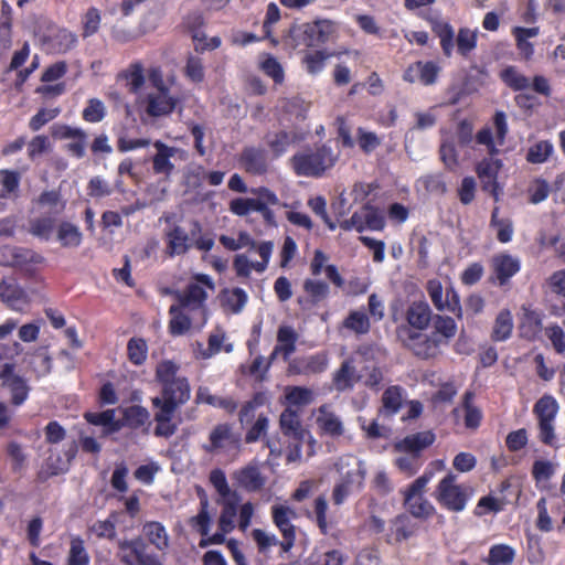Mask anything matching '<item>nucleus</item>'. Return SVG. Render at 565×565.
Here are the masks:
<instances>
[{"label":"nucleus","instance_id":"obj_1","mask_svg":"<svg viewBox=\"0 0 565 565\" xmlns=\"http://www.w3.org/2000/svg\"><path fill=\"white\" fill-rule=\"evenodd\" d=\"M340 151L333 150L327 143L317 147L315 150L295 153L290 161L297 175L321 177L327 170L333 168L339 160Z\"/></svg>","mask_w":565,"mask_h":565},{"label":"nucleus","instance_id":"obj_2","mask_svg":"<svg viewBox=\"0 0 565 565\" xmlns=\"http://www.w3.org/2000/svg\"><path fill=\"white\" fill-rule=\"evenodd\" d=\"M396 337L405 349L419 359L428 360L439 354L441 338L436 333L425 334L409 327L398 326Z\"/></svg>","mask_w":565,"mask_h":565},{"label":"nucleus","instance_id":"obj_3","mask_svg":"<svg viewBox=\"0 0 565 565\" xmlns=\"http://www.w3.org/2000/svg\"><path fill=\"white\" fill-rule=\"evenodd\" d=\"M472 495V489L458 484L457 476L448 472L438 483L434 492L436 501L451 512H461Z\"/></svg>","mask_w":565,"mask_h":565},{"label":"nucleus","instance_id":"obj_4","mask_svg":"<svg viewBox=\"0 0 565 565\" xmlns=\"http://www.w3.org/2000/svg\"><path fill=\"white\" fill-rule=\"evenodd\" d=\"M118 548L122 552L120 562L124 565H163L164 554L151 552L149 544L141 536L120 540Z\"/></svg>","mask_w":565,"mask_h":565},{"label":"nucleus","instance_id":"obj_5","mask_svg":"<svg viewBox=\"0 0 565 565\" xmlns=\"http://www.w3.org/2000/svg\"><path fill=\"white\" fill-rule=\"evenodd\" d=\"M14 364L4 363L0 370V380L2 387L8 388L11 394V403L20 406L26 401L31 387L23 376L14 373Z\"/></svg>","mask_w":565,"mask_h":565},{"label":"nucleus","instance_id":"obj_6","mask_svg":"<svg viewBox=\"0 0 565 565\" xmlns=\"http://www.w3.org/2000/svg\"><path fill=\"white\" fill-rule=\"evenodd\" d=\"M273 522L279 529L282 534L284 541L279 543V546L284 553H288L296 541V527L291 523V519L296 518V512L282 504L271 507Z\"/></svg>","mask_w":565,"mask_h":565},{"label":"nucleus","instance_id":"obj_7","mask_svg":"<svg viewBox=\"0 0 565 565\" xmlns=\"http://www.w3.org/2000/svg\"><path fill=\"white\" fill-rule=\"evenodd\" d=\"M501 168L502 161L494 158H484L476 168V172L482 184V190L489 192L495 201H499L501 193V189L497 181L498 173Z\"/></svg>","mask_w":565,"mask_h":565},{"label":"nucleus","instance_id":"obj_8","mask_svg":"<svg viewBox=\"0 0 565 565\" xmlns=\"http://www.w3.org/2000/svg\"><path fill=\"white\" fill-rule=\"evenodd\" d=\"M232 479L238 488L247 492H258L266 484V477L262 473L256 462L235 470L232 473Z\"/></svg>","mask_w":565,"mask_h":565},{"label":"nucleus","instance_id":"obj_9","mask_svg":"<svg viewBox=\"0 0 565 565\" xmlns=\"http://www.w3.org/2000/svg\"><path fill=\"white\" fill-rule=\"evenodd\" d=\"M266 143L270 151L280 157L284 154L290 145L299 143L306 139V134L297 128L289 130L280 129L277 131H269L266 136Z\"/></svg>","mask_w":565,"mask_h":565},{"label":"nucleus","instance_id":"obj_10","mask_svg":"<svg viewBox=\"0 0 565 565\" xmlns=\"http://www.w3.org/2000/svg\"><path fill=\"white\" fill-rule=\"evenodd\" d=\"M490 267L493 279L500 286L505 285L521 268L520 259L508 253H499L492 256Z\"/></svg>","mask_w":565,"mask_h":565},{"label":"nucleus","instance_id":"obj_11","mask_svg":"<svg viewBox=\"0 0 565 565\" xmlns=\"http://www.w3.org/2000/svg\"><path fill=\"white\" fill-rule=\"evenodd\" d=\"M146 104L148 116L162 117L174 110L178 98L170 90L152 92L147 95Z\"/></svg>","mask_w":565,"mask_h":565},{"label":"nucleus","instance_id":"obj_12","mask_svg":"<svg viewBox=\"0 0 565 565\" xmlns=\"http://www.w3.org/2000/svg\"><path fill=\"white\" fill-rule=\"evenodd\" d=\"M440 67L431 61H418L411 64L404 72L403 78L408 83H420L425 86L436 83Z\"/></svg>","mask_w":565,"mask_h":565},{"label":"nucleus","instance_id":"obj_13","mask_svg":"<svg viewBox=\"0 0 565 565\" xmlns=\"http://www.w3.org/2000/svg\"><path fill=\"white\" fill-rule=\"evenodd\" d=\"M0 300L17 311H21L29 303L28 294L13 278L0 281Z\"/></svg>","mask_w":565,"mask_h":565},{"label":"nucleus","instance_id":"obj_14","mask_svg":"<svg viewBox=\"0 0 565 565\" xmlns=\"http://www.w3.org/2000/svg\"><path fill=\"white\" fill-rule=\"evenodd\" d=\"M328 365V359L322 354L296 358L288 364L289 375H311L322 373Z\"/></svg>","mask_w":565,"mask_h":565},{"label":"nucleus","instance_id":"obj_15","mask_svg":"<svg viewBox=\"0 0 565 565\" xmlns=\"http://www.w3.org/2000/svg\"><path fill=\"white\" fill-rule=\"evenodd\" d=\"M406 327L416 331L426 330L434 319L433 311L425 300L413 301L405 312Z\"/></svg>","mask_w":565,"mask_h":565},{"label":"nucleus","instance_id":"obj_16","mask_svg":"<svg viewBox=\"0 0 565 565\" xmlns=\"http://www.w3.org/2000/svg\"><path fill=\"white\" fill-rule=\"evenodd\" d=\"M40 256L33 250L4 245L0 247V266L3 267H22L29 263H39Z\"/></svg>","mask_w":565,"mask_h":565},{"label":"nucleus","instance_id":"obj_17","mask_svg":"<svg viewBox=\"0 0 565 565\" xmlns=\"http://www.w3.org/2000/svg\"><path fill=\"white\" fill-rule=\"evenodd\" d=\"M436 439L431 430L418 431L406 436L394 444V449L398 452H411L420 456V452L431 446Z\"/></svg>","mask_w":565,"mask_h":565},{"label":"nucleus","instance_id":"obj_18","mask_svg":"<svg viewBox=\"0 0 565 565\" xmlns=\"http://www.w3.org/2000/svg\"><path fill=\"white\" fill-rule=\"evenodd\" d=\"M242 501L239 493L217 499L216 503L222 507L218 518V529L223 532H232L235 529V518Z\"/></svg>","mask_w":565,"mask_h":565},{"label":"nucleus","instance_id":"obj_19","mask_svg":"<svg viewBox=\"0 0 565 565\" xmlns=\"http://www.w3.org/2000/svg\"><path fill=\"white\" fill-rule=\"evenodd\" d=\"M239 162L246 172L254 175L266 173L268 168L266 151L256 147H245L241 153Z\"/></svg>","mask_w":565,"mask_h":565},{"label":"nucleus","instance_id":"obj_20","mask_svg":"<svg viewBox=\"0 0 565 565\" xmlns=\"http://www.w3.org/2000/svg\"><path fill=\"white\" fill-rule=\"evenodd\" d=\"M191 233L186 232L180 225H173L166 232L167 248L166 254L170 257L184 255L191 248Z\"/></svg>","mask_w":565,"mask_h":565},{"label":"nucleus","instance_id":"obj_21","mask_svg":"<svg viewBox=\"0 0 565 565\" xmlns=\"http://www.w3.org/2000/svg\"><path fill=\"white\" fill-rule=\"evenodd\" d=\"M153 146L157 149V153L152 157L153 172L169 178L174 170V164L170 159L175 156L178 148L170 147L160 140H157Z\"/></svg>","mask_w":565,"mask_h":565},{"label":"nucleus","instance_id":"obj_22","mask_svg":"<svg viewBox=\"0 0 565 565\" xmlns=\"http://www.w3.org/2000/svg\"><path fill=\"white\" fill-rule=\"evenodd\" d=\"M209 440V444L203 445V449L209 454H213L224 448L227 444H237L238 437L233 434L232 427L228 424H218L210 433Z\"/></svg>","mask_w":565,"mask_h":565},{"label":"nucleus","instance_id":"obj_23","mask_svg":"<svg viewBox=\"0 0 565 565\" xmlns=\"http://www.w3.org/2000/svg\"><path fill=\"white\" fill-rule=\"evenodd\" d=\"M191 396V388L186 377H179L174 380L170 384L166 385L161 390V398L177 403V405L181 406L185 404Z\"/></svg>","mask_w":565,"mask_h":565},{"label":"nucleus","instance_id":"obj_24","mask_svg":"<svg viewBox=\"0 0 565 565\" xmlns=\"http://www.w3.org/2000/svg\"><path fill=\"white\" fill-rule=\"evenodd\" d=\"M142 532L147 537L148 544L153 545L162 554L166 553L169 547V535L160 522H146L142 526Z\"/></svg>","mask_w":565,"mask_h":565},{"label":"nucleus","instance_id":"obj_25","mask_svg":"<svg viewBox=\"0 0 565 565\" xmlns=\"http://www.w3.org/2000/svg\"><path fill=\"white\" fill-rule=\"evenodd\" d=\"M403 388L398 385L387 387L382 395V407L379 414L383 417H392L399 412L403 406Z\"/></svg>","mask_w":565,"mask_h":565},{"label":"nucleus","instance_id":"obj_26","mask_svg":"<svg viewBox=\"0 0 565 565\" xmlns=\"http://www.w3.org/2000/svg\"><path fill=\"white\" fill-rule=\"evenodd\" d=\"M360 380L356 374L353 360L347 359L341 363L340 369L333 375V385L337 391L344 392L353 388L354 383Z\"/></svg>","mask_w":565,"mask_h":565},{"label":"nucleus","instance_id":"obj_27","mask_svg":"<svg viewBox=\"0 0 565 565\" xmlns=\"http://www.w3.org/2000/svg\"><path fill=\"white\" fill-rule=\"evenodd\" d=\"M279 424L284 435L292 437L295 440H302L305 430L302 429L301 422L297 411L288 407L281 414Z\"/></svg>","mask_w":565,"mask_h":565},{"label":"nucleus","instance_id":"obj_28","mask_svg":"<svg viewBox=\"0 0 565 565\" xmlns=\"http://www.w3.org/2000/svg\"><path fill=\"white\" fill-rule=\"evenodd\" d=\"M84 418L92 425L102 426L104 436L116 433L121 428L119 422L115 419L114 409H106L100 413L86 412Z\"/></svg>","mask_w":565,"mask_h":565},{"label":"nucleus","instance_id":"obj_29","mask_svg":"<svg viewBox=\"0 0 565 565\" xmlns=\"http://www.w3.org/2000/svg\"><path fill=\"white\" fill-rule=\"evenodd\" d=\"M199 495L200 512L190 519L189 524L191 525L192 529L196 530L198 533L205 537L210 533L211 525V516L209 513V499L202 489L199 490Z\"/></svg>","mask_w":565,"mask_h":565},{"label":"nucleus","instance_id":"obj_30","mask_svg":"<svg viewBox=\"0 0 565 565\" xmlns=\"http://www.w3.org/2000/svg\"><path fill=\"white\" fill-rule=\"evenodd\" d=\"M76 42V35L66 29L57 30L46 39L47 49L54 53H66L75 46Z\"/></svg>","mask_w":565,"mask_h":565},{"label":"nucleus","instance_id":"obj_31","mask_svg":"<svg viewBox=\"0 0 565 565\" xmlns=\"http://www.w3.org/2000/svg\"><path fill=\"white\" fill-rule=\"evenodd\" d=\"M175 297L180 306L184 308H201L207 295L206 291L198 284H190L184 292H177Z\"/></svg>","mask_w":565,"mask_h":565},{"label":"nucleus","instance_id":"obj_32","mask_svg":"<svg viewBox=\"0 0 565 565\" xmlns=\"http://www.w3.org/2000/svg\"><path fill=\"white\" fill-rule=\"evenodd\" d=\"M307 40L309 46H318L326 43L329 40L330 34L333 32V24L329 20H317L312 23H308Z\"/></svg>","mask_w":565,"mask_h":565},{"label":"nucleus","instance_id":"obj_33","mask_svg":"<svg viewBox=\"0 0 565 565\" xmlns=\"http://www.w3.org/2000/svg\"><path fill=\"white\" fill-rule=\"evenodd\" d=\"M56 238L63 247L76 248L82 244L83 234L76 225L64 221L57 226Z\"/></svg>","mask_w":565,"mask_h":565},{"label":"nucleus","instance_id":"obj_34","mask_svg":"<svg viewBox=\"0 0 565 565\" xmlns=\"http://www.w3.org/2000/svg\"><path fill=\"white\" fill-rule=\"evenodd\" d=\"M319 412L320 416L317 418V424L323 433L332 437L341 436L344 429L339 416L332 412H328L326 405H322Z\"/></svg>","mask_w":565,"mask_h":565},{"label":"nucleus","instance_id":"obj_35","mask_svg":"<svg viewBox=\"0 0 565 565\" xmlns=\"http://www.w3.org/2000/svg\"><path fill=\"white\" fill-rule=\"evenodd\" d=\"M184 307L178 305H172L169 309V313L172 316L169 323V331L172 335H183L191 328V319L182 312Z\"/></svg>","mask_w":565,"mask_h":565},{"label":"nucleus","instance_id":"obj_36","mask_svg":"<svg viewBox=\"0 0 565 565\" xmlns=\"http://www.w3.org/2000/svg\"><path fill=\"white\" fill-rule=\"evenodd\" d=\"M513 330L512 315L509 310H501L494 321L491 339L493 341H505L511 337Z\"/></svg>","mask_w":565,"mask_h":565},{"label":"nucleus","instance_id":"obj_37","mask_svg":"<svg viewBox=\"0 0 565 565\" xmlns=\"http://www.w3.org/2000/svg\"><path fill=\"white\" fill-rule=\"evenodd\" d=\"M405 504L409 513L417 519H427L435 511L433 504L423 495H405Z\"/></svg>","mask_w":565,"mask_h":565},{"label":"nucleus","instance_id":"obj_38","mask_svg":"<svg viewBox=\"0 0 565 565\" xmlns=\"http://www.w3.org/2000/svg\"><path fill=\"white\" fill-rule=\"evenodd\" d=\"M196 402L198 403H206L214 407L223 408L231 414L234 413L237 408V403L233 398L212 395L209 393V390L205 387H200L198 390Z\"/></svg>","mask_w":565,"mask_h":565},{"label":"nucleus","instance_id":"obj_39","mask_svg":"<svg viewBox=\"0 0 565 565\" xmlns=\"http://www.w3.org/2000/svg\"><path fill=\"white\" fill-rule=\"evenodd\" d=\"M363 478H364V475L361 470H356L353 472L349 471L345 475L344 480L333 488V492H332L333 503L337 505L342 504L344 502V500L347 499V497L349 495V493L351 492V484L354 482V479H358L359 484H361Z\"/></svg>","mask_w":565,"mask_h":565},{"label":"nucleus","instance_id":"obj_40","mask_svg":"<svg viewBox=\"0 0 565 565\" xmlns=\"http://www.w3.org/2000/svg\"><path fill=\"white\" fill-rule=\"evenodd\" d=\"M433 324L435 329L433 333L441 338V344H447L457 333V323L451 317L436 315Z\"/></svg>","mask_w":565,"mask_h":565},{"label":"nucleus","instance_id":"obj_41","mask_svg":"<svg viewBox=\"0 0 565 565\" xmlns=\"http://www.w3.org/2000/svg\"><path fill=\"white\" fill-rule=\"evenodd\" d=\"M533 411L536 414L539 422H554L558 411V405L553 396L544 395L535 403Z\"/></svg>","mask_w":565,"mask_h":565},{"label":"nucleus","instance_id":"obj_42","mask_svg":"<svg viewBox=\"0 0 565 565\" xmlns=\"http://www.w3.org/2000/svg\"><path fill=\"white\" fill-rule=\"evenodd\" d=\"M343 327L356 334H366L371 329V323L363 310H354L343 320Z\"/></svg>","mask_w":565,"mask_h":565},{"label":"nucleus","instance_id":"obj_43","mask_svg":"<svg viewBox=\"0 0 565 565\" xmlns=\"http://www.w3.org/2000/svg\"><path fill=\"white\" fill-rule=\"evenodd\" d=\"M433 31L440 39V45L444 54L446 56H450L454 49L455 36L452 26L447 22L436 20L433 22Z\"/></svg>","mask_w":565,"mask_h":565},{"label":"nucleus","instance_id":"obj_44","mask_svg":"<svg viewBox=\"0 0 565 565\" xmlns=\"http://www.w3.org/2000/svg\"><path fill=\"white\" fill-rule=\"evenodd\" d=\"M68 470L67 461L63 460L62 457L57 455L51 454L44 463V467L39 472V479L41 481H45L53 476H57L64 473Z\"/></svg>","mask_w":565,"mask_h":565},{"label":"nucleus","instance_id":"obj_45","mask_svg":"<svg viewBox=\"0 0 565 565\" xmlns=\"http://www.w3.org/2000/svg\"><path fill=\"white\" fill-rule=\"evenodd\" d=\"M514 556L515 552L511 546L497 544L490 548L486 563L489 565H510Z\"/></svg>","mask_w":565,"mask_h":565},{"label":"nucleus","instance_id":"obj_46","mask_svg":"<svg viewBox=\"0 0 565 565\" xmlns=\"http://www.w3.org/2000/svg\"><path fill=\"white\" fill-rule=\"evenodd\" d=\"M55 227L53 216H41L30 221L29 232L35 237L49 241Z\"/></svg>","mask_w":565,"mask_h":565},{"label":"nucleus","instance_id":"obj_47","mask_svg":"<svg viewBox=\"0 0 565 565\" xmlns=\"http://www.w3.org/2000/svg\"><path fill=\"white\" fill-rule=\"evenodd\" d=\"M89 555L82 537L74 536L71 540L67 565H88Z\"/></svg>","mask_w":565,"mask_h":565},{"label":"nucleus","instance_id":"obj_48","mask_svg":"<svg viewBox=\"0 0 565 565\" xmlns=\"http://www.w3.org/2000/svg\"><path fill=\"white\" fill-rule=\"evenodd\" d=\"M308 23L294 24L290 26L287 35L284 38V42L291 49H298L300 46L310 47L307 38Z\"/></svg>","mask_w":565,"mask_h":565},{"label":"nucleus","instance_id":"obj_49","mask_svg":"<svg viewBox=\"0 0 565 565\" xmlns=\"http://www.w3.org/2000/svg\"><path fill=\"white\" fill-rule=\"evenodd\" d=\"M180 366L171 360H164L158 363L156 367V380L161 384V386H166L178 380V372Z\"/></svg>","mask_w":565,"mask_h":565},{"label":"nucleus","instance_id":"obj_50","mask_svg":"<svg viewBox=\"0 0 565 565\" xmlns=\"http://www.w3.org/2000/svg\"><path fill=\"white\" fill-rule=\"evenodd\" d=\"M500 77L513 90H523L530 86L529 78L519 73L514 66L502 70Z\"/></svg>","mask_w":565,"mask_h":565},{"label":"nucleus","instance_id":"obj_51","mask_svg":"<svg viewBox=\"0 0 565 565\" xmlns=\"http://www.w3.org/2000/svg\"><path fill=\"white\" fill-rule=\"evenodd\" d=\"M149 417L150 414L147 408L139 405L129 406L124 411L125 424L130 428L141 427L148 422Z\"/></svg>","mask_w":565,"mask_h":565},{"label":"nucleus","instance_id":"obj_52","mask_svg":"<svg viewBox=\"0 0 565 565\" xmlns=\"http://www.w3.org/2000/svg\"><path fill=\"white\" fill-rule=\"evenodd\" d=\"M38 203L41 206H50L51 213L54 215L61 214L66 206V202L62 200L61 192L57 190L42 192L38 198Z\"/></svg>","mask_w":565,"mask_h":565},{"label":"nucleus","instance_id":"obj_53","mask_svg":"<svg viewBox=\"0 0 565 565\" xmlns=\"http://www.w3.org/2000/svg\"><path fill=\"white\" fill-rule=\"evenodd\" d=\"M362 216L365 228L367 227L372 231H381L385 226V218L382 211L369 203L363 206Z\"/></svg>","mask_w":565,"mask_h":565},{"label":"nucleus","instance_id":"obj_54","mask_svg":"<svg viewBox=\"0 0 565 565\" xmlns=\"http://www.w3.org/2000/svg\"><path fill=\"white\" fill-rule=\"evenodd\" d=\"M285 396L288 404L295 406L309 405L313 399L311 390L302 386H287Z\"/></svg>","mask_w":565,"mask_h":565},{"label":"nucleus","instance_id":"obj_55","mask_svg":"<svg viewBox=\"0 0 565 565\" xmlns=\"http://www.w3.org/2000/svg\"><path fill=\"white\" fill-rule=\"evenodd\" d=\"M553 152V145L547 140H542L530 147L526 153V160L531 163H543Z\"/></svg>","mask_w":565,"mask_h":565},{"label":"nucleus","instance_id":"obj_56","mask_svg":"<svg viewBox=\"0 0 565 565\" xmlns=\"http://www.w3.org/2000/svg\"><path fill=\"white\" fill-rule=\"evenodd\" d=\"M152 405L157 408L154 422L173 420L174 413L180 407L177 403L168 402L159 396L152 398Z\"/></svg>","mask_w":565,"mask_h":565},{"label":"nucleus","instance_id":"obj_57","mask_svg":"<svg viewBox=\"0 0 565 565\" xmlns=\"http://www.w3.org/2000/svg\"><path fill=\"white\" fill-rule=\"evenodd\" d=\"M82 115L87 122H100L106 116V107L100 99L90 98Z\"/></svg>","mask_w":565,"mask_h":565},{"label":"nucleus","instance_id":"obj_58","mask_svg":"<svg viewBox=\"0 0 565 565\" xmlns=\"http://www.w3.org/2000/svg\"><path fill=\"white\" fill-rule=\"evenodd\" d=\"M128 358L135 365L142 364L147 359V344L143 339L132 338L127 344Z\"/></svg>","mask_w":565,"mask_h":565},{"label":"nucleus","instance_id":"obj_59","mask_svg":"<svg viewBox=\"0 0 565 565\" xmlns=\"http://www.w3.org/2000/svg\"><path fill=\"white\" fill-rule=\"evenodd\" d=\"M521 328L524 330L525 335L534 337L539 332H541L542 324V315L535 310L526 309L524 311L523 321Z\"/></svg>","mask_w":565,"mask_h":565},{"label":"nucleus","instance_id":"obj_60","mask_svg":"<svg viewBox=\"0 0 565 565\" xmlns=\"http://www.w3.org/2000/svg\"><path fill=\"white\" fill-rule=\"evenodd\" d=\"M303 289L315 303L324 300L329 295V285L322 280L306 279Z\"/></svg>","mask_w":565,"mask_h":565},{"label":"nucleus","instance_id":"obj_61","mask_svg":"<svg viewBox=\"0 0 565 565\" xmlns=\"http://www.w3.org/2000/svg\"><path fill=\"white\" fill-rule=\"evenodd\" d=\"M329 56L331 55L324 51H315L307 53L302 62L306 65L308 73L315 75L322 71L324 67V62Z\"/></svg>","mask_w":565,"mask_h":565},{"label":"nucleus","instance_id":"obj_62","mask_svg":"<svg viewBox=\"0 0 565 565\" xmlns=\"http://www.w3.org/2000/svg\"><path fill=\"white\" fill-rule=\"evenodd\" d=\"M210 482L217 491L220 498L238 493L236 490H232L227 483L225 472L221 469H214L210 472Z\"/></svg>","mask_w":565,"mask_h":565},{"label":"nucleus","instance_id":"obj_63","mask_svg":"<svg viewBox=\"0 0 565 565\" xmlns=\"http://www.w3.org/2000/svg\"><path fill=\"white\" fill-rule=\"evenodd\" d=\"M395 465L407 476H414L422 467L420 456L406 452L405 456L396 458Z\"/></svg>","mask_w":565,"mask_h":565},{"label":"nucleus","instance_id":"obj_64","mask_svg":"<svg viewBox=\"0 0 565 565\" xmlns=\"http://www.w3.org/2000/svg\"><path fill=\"white\" fill-rule=\"evenodd\" d=\"M456 42L458 52L467 56L477 45V35L469 29H460Z\"/></svg>","mask_w":565,"mask_h":565}]
</instances>
